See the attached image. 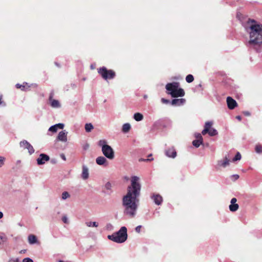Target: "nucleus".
I'll use <instances>...</instances> for the list:
<instances>
[{"mask_svg":"<svg viewBox=\"0 0 262 262\" xmlns=\"http://www.w3.org/2000/svg\"><path fill=\"white\" fill-rule=\"evenodd\" d=\"M141 189L140 178L136 176H132L130 185L127 188V193L122 199L124 214L130 218L134 217L136 214Z\"/></svg>","mask_w":262,"mask_h":262,"instance_id":"nucleus-1","label":"nucleus"},{"mask_svg":"<svg viewBox=\"0 0 262 262\" xmlns=\"http://www.w3.org/2000/svg\"><path fill=\"white\" fill-rule=\"evenodd\" d=\"M244 27L249 34V40L247 45L254 47L262 43V25L258 24L254 19H248Z\"/></svg>","mask_w":262,"mask_h":262,"instance_id":"nucleus-2","label":"nucleus"},{"mask_svg":"<svg viewBox=\"0 0 262 262\" xmlns=\"http://www.w3.org/2000/svg\"><path fill=\"white\" fill-rule=\"evenodd\" d=\"M127 230L126 227L123 226L119 231L107 236L108 239L116 243H123L127 239Z\"/></svg>","mask_w":262,"mask_h":262,"instance_id":"nucleus-3","label":"nucleus"},{"mask_svg":"<svg viewBox=\"0 0 262 262\" xmlns=\"http://www.w3.org/2000/svg\"><path fill=\"white\" fill-rule=\"evenodd\" d=\"M98 73L104 80L112 79L116 76L115 72L112 70H107L105 67H102L98 69Z\"/></svg>","mask_w":262,"mask_h":262,"instance_id":"nucleus-4","label":"nucleus"},{"mask_svg":"<svg viewBox=\"0 0 262 262\" xmlns=\"http://www.w3.org/2000/svg\"><path fill=\"white\" fill-rule=\"evenodd\" d=\"M212 124V122L210 121H207L205 123L204 129L202 132V135H205L207 133H208L210 136H214L217 135L218 132L215 129L211 128Z\"/></svg>","mask_w":262,"mask_h":262,"instance_id":"nucleus-5","label":"nucleus"},{"mask_svg":"<svg viewBox=\"0 0 262 262\" xmlns=\"http://www.w3.org/2000/svg\"><path fill=\"white\" fill-rule=\"evenodd\" d=\"M103 155L110 160H112L115 157V152L111 146L108 145L106 147L101 149Z\"/></svg>","mask_w":262,"mask_h":262,"instance_id":"nucleus-6","label":"nucleus"},{"mask_svg":"<svg viewBox=\"0 0 262 262\" xmlns=\"http://www.w3.org/2000/svg\"><path fill=\"white\" fill-rule=\"evenodd\" d=\"M172 97H183L185 95V92L182 88L178 87L176 90L172 91V92H167Z\"/></svg>","mask_w":262,"mask_h":262,"instance_id":"nucleus-7","label":"nucleus"},{"mask_svg":"<svg viewBox=\"0 0 262 262\" xmlns=\"http://www.w3.org/2000/svg\"><path fill=\"white\" fill-rule=\"evenodd\" d=\"M20 147L27 149L30 155L34 152L33 147L26 140H23L19 143Z\"/></svg>","mask_w":262,"mask_h":262,"instance_id":"nucleus-8","label":"nucleus"},{"mask_svg":"<svg viewBox=\"0 0 262 262\" xmlns=\"http://www.w3.org/2000/svg\"><path fill=\"white\" fill-rule=\"evenodd\" d=\"M112 187V184L110 182H107L102 187V192L106 195H111V194L113 192Z\"/></svg>","mask_w":262,"mask_h":262,"instance_id":"nucleus-9","label":"nucleus"},{"mask_svg":"<svg viewBox=\"0 0 262 262\" xmlns=\"http://www.w3.org/2000/svg\"><path fill=\"white\" fill-rule=\"evenodd\" d=\"M50 157L45 154H41L38 158L37 159V163L38 165H43L46 162L49 161Z\"/></svg>","mask_w":262,"mask_h":262,"instance_id":"nucleus-10","label":"nucleus"},{"mask_svg":"<svg viewBox=\"0 0 262 262\" xmlns=\"http://www.w3.org/2000/svg\"><path fill=\"white\" fill-rule=\"evenodd\" d=\"M180 84L178 82H173L171 83H168L165 88L167 92H172V91L176 90L178 87H179Z\"/></svg>","mask_w":262,"mask_h":262,"instance_id":"nucleus-11","label":"nucleus"},{"mask_svg":"<svg viewBox=\"0 0 262 262\" xmlns=\"http://www.w3.org/2000/svg\"><path fill=\"white\" fill-rule=\"evenodd\" d=\"M227 103L230 110L234 109L237 105L236 101L229 96L227 98Z\"/></svg>","mask_w":262,"mask_h":262,"instance_id":"nucleus-12","label":"nucleus"},{"mask_svg":"<svg viewBox=\"0 0 262 262\" xmlns=\"http://www.w3.org/2000/svg\"><path fill=\"white\" fill-rule=\"evenodd\" d=\"M151 199L153 200L154 203L157 205H160L163 202V198L159 194L153 193L151 196Z\"/></svg>","mask_w":262,"mask_h":262,"instance_id":"nucleus-13","label":"nucleus"},{"mask_svg":"<svg viewBox=\"0 0 262 262\" xmlns=\"http://www.w3.org/2000/svg\"><path fill=\"white\" fill-rule=\"evenodd\" d=\"M165 153L166 156L169 158H174L177 156V151L173 147L166 149Z\"/></svg>","mask_w":262,"mask_h":262,"instance_id":"nucleus-14","label":"nucleus"},{"mask_svg":"<svg viewBox=\"0 0 262 262\" xmlns=\"http://www.w3.org/2000/svg\"><path fill=\"white\" fill-rule=\"evenodd\" d=\"M67 134L68 132L66 130H62L60 132L57 136V140L59 141L66 142L67 141Z\"/></svg>","mask_w":262,"mask_h":262,"instance_id":"nucleus-15","label":"nucleus"},{"mask_svg":"<svg viewBox=\"0 0 262 262\" xmlns=\"http://www.w3.org/2000/svg\"><path fill=\"white\" fill-rule=\"evenodd\" d=\"M185 99L184 98L173 99L170 102V104L173 106L183 105L185 103Z\"/></svg>","mask_w":262,"mask_h":262,"instance_id":"nucleus-16","label":"nucleus"},{"mask_svg":"<svg viewBox=\"0 0 262 262\" xmlns=\"http://www.w3.org/2000/svg\"><path fill=\"white\" fill-rule=\"evenodd\" d=\"M52 97H53V95H52V94H51L49 96V100L50 102L51 106L53 108L60 107V104L59 101L57 100L53 99Z\"/></svg>","mask_w":262,"mask_h":262,"instance_id":"nucleus-17","label":"nucleus"},{"mask_svg":"<svg viewBox=\"0 0 262 262\" xmlns=\"http://www.w3.org/2000/svg\"><path fill=\"white\" fill-rule=\"evenodd\" d=\"M229 165V160H228V158L226 156L224 160L218 161L217 166L219 167H223L224 168H225Z\"/></svg>","mask_w":262,"mask_h":262,"instance_id":"nucleus-18","label":"nucleus"},{"mask_svg":"<svg viewBox=\"0 0 262 262\" xmlns=\"http://www.w3.org/2000/svg\"><path fill=\"white\" fill-rule=\"evenodd\" d=\"M89 176V169L85 165L82 166V172L81 174V177L83 180H86L88 179Z\"/></svg>","mask_w":262,"mask_h":262,"instance_id":"nucleus-19","label":"nucleus"},{"mask_svg":"<svg viewBox=\"0 0 262 262\" xmlns=\"http://www.w3.org/2000/svg\"><path fill=\"white\" fill-rule=\"evenodd\" d=\"M106 159L103 156H100L96 158V162L99 165H103L106 162Z\"/></svg>","mask_w":262,"mask_h":262,"instance_id":"nucleus-20","label":"nucleus"},{"mask_svg":"<svg viewBox=\"0 0 262 262\" xmlns=\"http://www.w3.org/2000/svg\"><path fill=\"white\" fill-rule=\"evenodd\" d=\"M28 242L30 244H34L37 242V239L35 235L33 234H30L28 237Z\"/></svg>","mask_w":262,"mask_h":262,"instance_id":"nucleus-21","label":"nucleus"},{"mask_svg":"<svg viewBox=\"0 0 262 262\" xmlns=\"http://www.w3.org/2000/svg\"><path fill=\"white\" fill-rule=\"evenodd\" d=\"M131 128L130 124L128 123H125L123 125L122 131L124 133H126L129 132Z\"/></svg>","mask_w":262,"mask_h":262,"instance_id":"nucleus-22","label":"nucleus"},{"mask_svg":"<svg viewBox=\"0 0 262 262\" xmlns=\"http://www.w3.org/2000/svg\"><path fill=\"white\" fill-rule=\"evenodd\" d=\"M134 119L137 121H140L143 120V116L140 113H136L134 115Z\"/></svg>","mask_w":262,"mask_h":262,"instance_id":"nucleus-23","label":"nucleus"},{"mask_svg":"<svg viewBox=\"0 0 262 262\" xmlns=\"http://www.w3.org/2000/svg\"><path fill=\"white\" fill-rule=\"evenodd\" d=\"M238 208L239 205L237 204H231L229 206V210L231 212H235Z\"/></svg>","mask_w":262,"mask_h":262,"instance_id":"nucleus-24","label":"nucleus"},{"mask_svg":"<svg viewBox=\"0 0 262 262\" xmlns=\"http://www.w3.org/2000/svg\"><path fill=\"white\" fill-rule=\"evenodd\" d=\"M85 130L86 132L89 133L91 132V130L94 128V126L93 124L91 123H86L85 124Z\"/></svg>","mask_w":262,"mask_h":262,"instance_id":"nucleus-25","label":"nucleus"},{"mask_svg":"<svg viewBox=\"0 0 262 262\" xmlns=\"http://www.w3.org/2000/svg\"><path fill=\"white\" fill-rule=\"evenodd\" d=\"M98 145L101 147V148L103 149V148L106 147L108 145L107 144V142L105 140H100L99 141L98 143Z\"/></svg>","mask_w":262,"mask_h":262,"instance_id":"nucleus-26","label":"nucleus"},{"mask_svg":"<svg viewBox=\"0 0 262 262\" xmlns=\"http://www.w3.org/2000/svg\"><path fill=\"white\" fill-rule=\"evenodd\" d=\"M202 144L203 140L195 139L192 141L193 145L196 148L199 147L200 146V145Z\"/></svg>","mask_w":262,"mask_h":262,"instance_id":"nucleus-27","label":"nucleus"},{"mask_svg":"<svg viewBox=\"0 0 262 262\" xmlns=\"http://www.w3.org/2000/svg\"><path fill=\"white\" fill-rule=\"evenodd\" d=\"M255 151L257 154H262V146L260 144L256 145L255 147Z\"/></svg>","mask_w":262,"mask_h":262,"instance_id":"nucleus-28","label":"nucleus"},{"mask_svg":"<svg viewBox=\"0 0 262 262\" xmlns=\"http://www.w3.org/2000/svg\"><path fill=\"white\" fill-rule=\"evenodd\" d=\"M85 224L88 227H97L98 226V223L96 222H86Z\"/></svg>","mask_w":262,"mask_h":262,"instance_id":"nucleus-29","label":"nucleus"},{"mask_svg":"<svg viewBox=\"0 0 262 262\" xmlns=\"http://www.w3.org/2000/svg\"><path fill=\"white\" fill-rule=\"evenodd\" d=\"M194 80V78L192 75L189 74L186 77V81L188 83H191Z\"/></svg>","mask_w":262,"mask_h":262,"instance_id":"nucleus-30","label":"nucleus"},{"mask_svg":"<svg viewBox=\"0 0 262 262\" xmlns=\"http://www.w3.org/2000/svg\"><path fill=\"white\" fill-rule=\"evenodd\" d=\"M70 195L69 193L67 191H64L62 193L61 198L62 200H66L67 199L70 198Z\"/></svg>","mask_w":262,"mask_h":262,"instance_id":"nucleus-31","label":"nucleus"},{"mask_svg":"<svg viewBox=\"0 0 262 262\" xmlns=\"http://www.w3.org/2000/svg\"><path fill=\"white\" fill-rule=\"evenodd\" d=\"M57 128L56 127V124L52 125L50 128H49V131L52 132V133H56L57 130Z\"/></svg>","mask_w":262,"mask_h":262,"instance_id":"nucleus-32","label":"nucleus"},{"mask_svg":"<svg viewBox=\"0 0 262 262\" xmlns=\"http://www.w3.org/2000/svg\"><path fill=\"white\" fill-rule=\"evenodd\" d=\"M241 155L240 154V153L239 152H237L236 153V154L235 155V157L232 159V161L233 162H234V161L239 160H241Z\"/></svg>","mask_w":262,"mask_h":262,"instance_id":"nucleus-33","label":"nucleus"},{"mask_svg":"<svg viewBox=\"0 0 262 262\" xmlns=\"http://www.w3.org/2000/svg\"><path fill=\"white\" fill-rule=\"evenodd\" d=\"M25 84L27 85L28 83L26 82L24 83L23 84H20L19 83H17L16 84V87L17 89H20L21 90H24L25 88Z\"/></svg>","mask_w":262,"mask_h":262,"instance_id":"nucleus-34","label":"nucleus"},{"mask_svg":"<svg viewBox=\"0 0 262 262\" xmlns=\"http://www.w3.org/2000/svg\"><path fill=\"white\" fill-rule=\"evenodd\" d=\"M239 177L238 174H235L231 175L230 176V179L232 181H235L236 180L238 179Z\"/></svg>","mask_w":262,"mask_h":262,"instance_id":"nucleus-35","label":"nucleus"},{"mask_svg":"<svg viewBox=\"0 0 262 262\" xmlns=\"http://www.w3.org/2000/svg\"><path fill=\"white\" fill-rule=\"evenodd\" d=\"M105 228L107 230H112L114 227L111 223H107L106 225Z\"/></svg>","mask_w":262,"mask_h":262,"instance_id":"nucleus-36","label":"nucleus"},{"mask_svg":"<svg viewBox=\"0 0 262 262\" xmlns=\"http://www.w3.org/2000/svg\"><path fill=\"white\" fill-rule=\"evenodd\" d=\"M154 160V158H147V159H143V158H140L139 159V162H149L151 161Z\"/></svg>","mask_w":262,"mask_h":262,"instance_id":"nucleus-37","label":"nucleus"},{"mask_svg":"<svg viewBox=\"0 0 262 262\" xmlns=\"http://www.w3.org/2000/svg\"><path fill=\"white\" fill-rule=\"evenodd\" d=\"M195 137L196 138V140H203V137L200 133L195 134Z\"/></svg>","mask_w":262,"mask_h":262,"instance_id":"nucleus-38","label":"nucleus"},{"mask_svg":"<svg viewBox=\"0 0 262 262\" xmlns=\"http://www.w3.org/2000/svg\"><path fill=\"white\" fill-rule=\"evenodd\" d=\"M62 221L64 223L68 224V219L66 215H63L62 217Z\"/></svg>","mask_w":262,"mask_h":262,"instance_id":"nucleus-39","label":"nucleus"},{"mask_svg":"<svg viewBox=\"0 0 262 262\" xmlns=\"http://www.w3.org/2000/svg\"><path fill=\"white\" fill-rule=\"evenodd\" d=\"M161 102L163 103H165V104H168V103H170V102H171L170 101V100L165 99V98H163L161 99Z\"/></svg>","mask_w":262,"mask_h":262,"instance_id":"nucleus-40","label":"nucleus"},{"mask_svg":"<svg viewBox=\"0 0 262 262\" xmlns=\"http://www.w3.org/2000/svg\"><path fill=\"white\" fill-rule=\"evenodd\" d=\"M56 124V127L58 128H59V129H63V127H64V124L63 123H57V124Z\"/></svg>","mask_w":262,"mask_h":262,"instance_id":"nucleus-41","label":"nucleus"},{"mask_svg":"<svg viewBox=\"0 0 262 262\" xmlns=\"http://www.w3.org/2000/svg\"><path fill=\"white\" fill-rule=\"evenodd\" d=\"M6 241V237L5 236L0 235V244H2Z\"/></svg>","mask_w":262,"mask_h":262,"instance_id":"nucleus-42","label":"nucleus"},{"mask_svg":"<svg viewBox=\"0 0 262 262\" xmlns=\"http://www.w3.org/2000/svg\"><path fill=\"white\" fill-rule=\"evenodd\" d=\"M142 228L141 225H139L135 228V231L136 232L139 233L141 232V228Z\"/></svg>","mask_w":262,"mask_h":262,"instance_id":"nucleus-43","label":"nucleus"},{"mask_svg":"<svg viewBox=\"0 0 262 262\" xmlns=\"http://www.w3.org/2000/svg\"><path fill=\"white\" fill-rule=\"evenodd\" d=\"M23 262H33V260L30 258L27 257L23 259Z\"/></svg>","mask_w":262,"mask_h":262,"instance_id":"nucleus-44","label":"nucleus"},{"mask_svg":"<svg viewBox=\"0 0 262 262\" xmlns=\"http://www.w3.org/2000/svg\"><path fill=\"white\" fill-rule=\"evenodd\" d=\"M8 262H20L18 258H10Z\"/></svg>","mask_w":262,"mask_h":262,"instance_id":"nucleus-45","label":"nucleus"},{"mask_svg":"<svg viewBox=\"0 0 262 262\" xmlns=\"http://www.w3.org/2000/svg\"><path fill=\"white\" fill-rule=\"evenodd\" d=\"M4 160L5 158L4 157L0 156V167H2V165L4 164Z\"/></svg>","mask_w":262,"mask_h":262,"instance_id":"nucleus-46","label":"nucleus"},{"mask_svg":"<svg viewBox=\"0 0 262 262\" xmlns=\"http://www.w3.org/2000/svg\"><path fill=\"white\" fill-rule=\"evenodd\" d=\"M237 201V200L235 198H233L230 201L231 204H236V202Z\"/></svg>","mask_w":262,"mask_h":262,"instance_id":"nucleus-47","label":"nucleus"},{"mask_svg":"<svg viewBox=\"0 0 262 262\" xmlns=\"http://www.w3.org/2000/svg\"><path fill=\"white\" fill-rule=\"evenodd\" d=\"M243 114L246 116H250L251 115L250 113L248 111H244L243 112Z\"/></svg>","mask_w":262,"mask_h":262,"instance_id":"nucleus-48","label":"nucleus"},{"mask_svg":"<svg viewBox=\"0 0 262 262\" xmlns=\"http://www.w3.org/2000/svg\"><path fill=\"white\" fill-rule=\"evenodd\" d=\"M60 156L62 160H63L64 161L66 160V156L63 154H60Z\"/></svg>","mask_w":262,"mask_h":262,"instance_id":"nucleus-49","label":"nucleus"},{"mask_svg":"<svg viewBox=\"0 0 262 262\" xmlns=\"http://www.w3.org/2000/svg\"><path fill=\"white\" fill-rule=\"evenodd\" d=\"M236 118L238 120H239V121H241V119H242V117H241V116H237L236 117Z\"/></svg>","mask_w":262,"mask_h":262,"instance_id":"nucleus-50","label":"nucleus"},{"mask_svg":"<svg viewBox=\"0 0 262 262\" xmlns=\"http://www.w3.org/2000/svg\"><path fill=\"white\" fill-rule=\"evenodd\" d=\"M2 95H0V105L2 104H3V101H2Z\"/></svg>","mask_w":262,"mask_h":262,"instance_id":"nucleus-51","label":"nucleus"},{"mask_svg":"<svg viewBox=\"0 0 262 262\" xmlns=\"http://www.w3.org/2000/svg\"><path fill=\"white\" fill-rule=\"evenodd\" d=\"M3 217V213L2 212L0 211V219Z\"/></svg>","mask_w":262,"mask_h":262,"instance_id":"nucleus-52","label":"nucleus"},{"mask_svg":"<svg viewBox=\"0 0 262 262\" xmlns=\"http://www.w3.org/2000/svg\"><path fill=\"white\" fill-rule=\"evenodd\" d=\"M91 69H92V70L94 69H95V66H93V64H91Z\"/></svg>","mask_w":262,"mask_h":262,"instance_id":"nucleus-53","label":"nucleus"},{"mask_svg":"<svg viewBox=\"0 0 262 262\" xmlns=\"http://www.w3.org/2000/svg\"><path fill=\"white\" fill-rule=\"evenodd\" d=\"M25 251H26L25 250H21V251L20 252V253H24V252H25Z\"/></svg>","mask_w":262,"mask_h":262,"instance_id":"nucleus-54","label":"nucleus"},{"mask_svg":"<svg viewBox=\"0 0 262 262\" xmlns=\"http://www.w3.org/2000/svg\"><path fill=\"white\" fill-rule=\"evenodd\" d=\"M143 97L144 99H146L147 98V96L146 95H145Z\"/></svg>","mask_w":262,"mask_h":262,"instance_id":"nucleus-55","label":"nucleus"},{"mask_svg":"<svg viewBox=\"0 0 262 262\" xmlns=\"http://www.w3.org/2000/svg\"><path fill=\"white\" fill-rule=\"evenodd\" d=\"M151 156H152V154H150L148 155V157L149 158V157H150Z\"/></svg>","mask_w":262,"mask_h":262,"instance_id":"nucleus-56","label":"nucleus"},{"mask_svg":"<svg viewBox=\"0 0 262 262\" xmlns=\"http://www.w3.org/2000/svg\"><path fill=\"white\" fill-rule=\"evenodd\" d=\"M55 64H56L57 66L59 67V65H58V64L57 62H55Z\"/></svg>","mask_w":262,"mask_h":262,"instance_id":"nucleus-57","label":"nucleus"},{"mask_svg":"<svg viewBox=\"0 0 262 262\" xmlns=\"http://www.w3.org/2000/svg\"><path fill=\"white\" fill-rule=\"evenodd\" d=\"M20 162V160H18V161H17V163H19Z\"/></svg>","mask_w":262,"mask_h":262,"instance_id":"nucleus-58","label":"nucleus"},{"mask_svg":"<svg viewBox=\"0 0 262 262\" xmlns=\"http://www.w3.org/2000/svg\"><path fill=\"white\" fill-rule=\"evenodd\" d=\"M4 106H6V104L5 103H4Z\"/></svg>","mask_w":262,"mask_h":262,"instance_id":"nucleus-59","label":"nucleus"}]
</instances>
